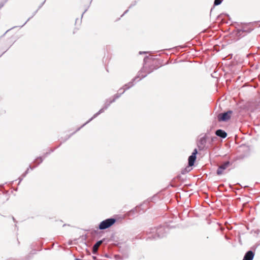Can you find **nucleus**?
<instances>
[{
	"label": "nucleus",
	"mask_w": 260,
	"mask_h": 260,
	"mask_svg": "<svg viewBox=\"0 0 260 260\" xmlns=\"http://www.w3.org/2000/svg\"><path fill=\"white\" fill-rule=\"evenodd\" d=\"M116 222L114 218H108L102 221L99 224V228L100 230H105L111 227Z\"/></svg>",
	"instance_id": "1"
},
{
	"label": "nucleus",
	"mask_w": 260,
	"mask_h": 260,
	"mask_svg": "<svg viewBox=\"0 0 260 260\" xmlns=\"http://www.w3.org/2000/svg\"><path fill=\"white\" fill-rule=\"evenodd\" d=\"M232 111H229L220 114L218 116V119L219 121H225L231 118Z\"/></svg>",
	"instance_id": "2"
},
{
	"label": "nucleus",
	"mask_w": 260,
	"mask_h": 260,
	"mask_svg": "<svg viewBox=\"0 0 260 260\" xmlns=\"http://www.w3.org/2000/svg\"><path fill=\"white\" fill-rule=\"evenodd\" d=\"M231 165V163L230 161H227L225 162H224L221 165L219 166L217 170V174L218 175H222L224 171L228 168Z\"/></svg>",
	"instance_id": "3"
},
{
	"label": "nucleus",
	"mask_w": 260,
	"mask_h": 260,
	"mask_svg": "<svg viewBox=\"0 0 260 260\" xmlns=\"http://www.w3.org/2000/svg\"><path fill=\"white\" fill-rule=\"evenodd\" d=\"M198 153L197 149H195L192 154L188 158V165L189 167H191L194 165V161L196 159V155Z\"/></svg>",
	"instance_id": "4"
},
{
	"label": "nucleus",
	"mask_w": 260,
	"mask_h": 260,
	"mask_svg": "<svg viewBox=\"0 0 260 260\" xmlns=\"http://www.w3.org/2000/svg\"><path fill=\"white\" fill-rule=\"evenodd\" d=\"M206 143V139L205 137L200 138L198 143V146L200 150H202L204 148Z\"/></svg>",
	"instance_id": "5"
},
{
	"label": "nucleus",
	"mask_w": 260,
	"mask_h": 260,
	"mask_svg": "<svg viewBox=\"0 0 260 260\" xmlns=\"http://www.w3.org/2000/svg\"><path fill=\"white\" fill-rule=\"evenodd\" d=\"M254 253L252 251H248L245 254L243 260H253Z\"/></svg>",
	"instance_id": "6"
},
{
	"label": "nucleus",
	"mask_w": 260,
	"mask_h": 260,
	"mask_svg": "<svg viewBox=\"0 0 260 260\" xmlns=\"http://www.w3.org/2000/svg\"><path fill=\"white\" fill-rule=\"evenodd\" d=\"M216 135L222 138H225L227 136V134L222 129H218L216 131Z\"/></svg>",
	"instance_id": "7"
},
{
	"label": "nucleus",
	"mask_w": 260,
	"mask_h": 260,
	"mask_svg": "<svg viewBox=\"0 0 260 260\" xmlns=\"http://www.w3.org/2000/svg\"><path fill=\"white\" fill-rule=\"evenodd\" d=\"M102 243V241H99L97 242L93 246V252L95 253L99 247V246L101 245Z\"/></svg>",
	"instance_id": "8"
},
{
	"label": "nucleus",
	"mask_w": 260,
	"mask_h": 260,
	"mask_svg": "<svg viewBox=\"0 0 260 260\" xmlns=\"http://www.w3.org/2000/svg\"><path fill=\"white\" fill-rule=\"evenodd\" d=\"M221 3V0H215L214 5H218Z\"/></svg>",
	"instance_id": "9"
}]
</instances>
